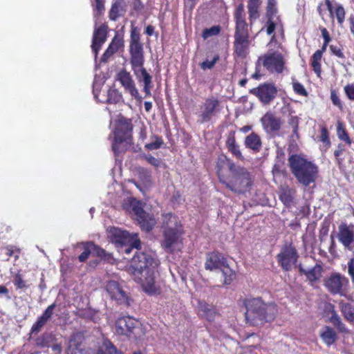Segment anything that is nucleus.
<instances>
[{"mask_svg":"<svg viewBox=\"0 0 354 354\" xmlns=\"http://www.w3.org/2000/svg\"><path fill=\"white\" fill-rule=\"evenodd\" d=\"M319 30L321 31L324 42L330 43L332 39L328 30L325 27L322 26L319 27Z\"/></svg>","mask_w":354,"mask_h":354,"instance_id":"338daca9","label":"nucleus"},{"mask_svg":"<svg viewBox=\"0 0 354 354\" xmlns=\"http://www.w3.org/2000/svg\"><path fill=\"white\" fill-rule=\"evenodd\" d=\"M342 312L345 319L349 322L354 321V310L350 304L340 303Z\"/></svg>","mask_w":354,"mask_h":354,"instance_id":"c03bdc74","label":"nucleus"},{"mask_svg":"<svg viewBox=\"0 0 354 354\" xmlns=\"http://www.w3.org/2000/svg\"><path fill=\"white\" fill-rule=\"evenodd\" d=\"M80 337V335H75L71 338L66 351V354H81L82 349L79 341Z\"/></svg>","mask_w":354,"mask_h":354,"instance_id":"c9c22d12","label":"nucleus"},{"mask_svg":"<svg viewBox=\"0 0 354 354\" xmlns=\"http://www.w3.org/2000/svg\"><path fill=\"white\" fill-rule=\"evenodd\" d=\"M129 181L133 183L143 194L148 192L153 186V182L151 178H131Z\"/></svg>","mask_w":354,"mask_h":354,"instance_id":"72a5a7b5","label":"nucleus"},{"mask_svg":"<svg viewBox=\"0 0 354 354\" xmlns=\"http://www.w3.org/2000/svg\"><path fill=\"white\" fill-rule=\"evenodd\" d=\"M132 131L133 125L130 120L122 118L119 120L114 131V138L112 143V150L115 156H118L122 151L120 149V144L133 145Z\"/></svg>","mask_w":354,"mask_h":354,"instance_id":"9b49d317","label":"nucleus"},{"mask_svg":"<svg viewBox=\"0 0 354 354\" xmlns=\"http://www.w3.org/2000/svg\"><path fill=\"white\" fill-rule=\"evenodd\" d=\"M277 261L284 270H290L296 263L298 254L296 249L291 245H285L277 256Z\"/></svg>","mask_w":354,"mask_h":354,"instance_id":"6ab92c4d","label":"nucleus"},{"mask_svg":"<svg viewBox=\"0 0 354 354\" xmlns=\"http://www.w3.org/2000/svg\"><path fill=\"white\" fill-rule=\"evenodd\" d=\"M295 190L288 186H281L279 191V198L281 202L286 206L290 207L293 203Z\"/></svg>","mask_w":354,"mask_h":354,"instance_id":"c756f323","label":"nucleus"},{"mask_svg":"<svg viewBox=\"0 0 354 354\" xmlns=\"http://www.w3.org/2000/svg\"><path fill=\"white\" fill-rule=\"evenodd\" d=\"M216 170L218 177H224L230 174L236 177H248L249 176L246 168L236 165L232 160L226 156L218 158Z\"/></svg>","mask_w":354,"mask_h":354,"instance_id":"ddd939ff","label":"nucleus"},{"mask_svg":"<svg viewBox=\"0 0 354 354\" xmlns=\"http://www.w3.org/2000/svg\"><path fill=\"white\" fill-rule=\"evenodd\" d=\"M122 99V93L116 88H110L107 93L106 102L109 104H117Z\"/></svg>","mask_w":354,"mask_h":354,"instance_id":"79ce46f5","label":"nucleus"},{"mask_svg":"<svg viewBox=\"0 0 354 354\" xmlns=\"http://www.w3.org/2000/svg\"><path fill=\"white\" fill-rule=\"evenodd\" d=\"M223 109L222 101L218 97L211 95L201 103L198 113V122L201 124L210 122L216 117Z\"/></svg>","mask_w":354,"mask_h":354,"instance_id":"f8f14e48","label":"nucleus"},{"mask_svg":"<svg viewBox=\"0 0 354 354\" xmlns=\"http://www.w3.org/2000/svg\"><path fill=\"white\" fill-rule=\"evenodd\" d=\"M108 26L106 24H101L95 28L93 31L91 48L95 54H97L103 44L106 41L108 34Z\"/></svg>","mask_w":354,"mask_h":354,"instance_id":"b1692460","label":"nucleus"},{"mask_svg":"<svg viewBox=\"0 0 354 354\" xmlns=\"http://www.w3.org/2000/svg\"><path fill=\"white\" fill-rule=\"evenodd\" d=\"M83 246L84 251L81 253V254L78 257V259L80 262H84L88 258L89 255L92 254L91 242H85L81 243Z\"/></svg>","mask_w":354,"mask_h":354,"instance_id":"603ef678","label":"nucleus"},{"mask_svg":"<svg viewBox=\"0 0 354 354\" xmlns=\"http://www.w3.org/2000/svg\"><path fill=\"white\" fill-rule=\"evenodd\" d=\"M337 239L344 248L351 250L354 243V225L341 223L338 227Z\"/></svg>","mask_w":354,"mask_h":354,"instance_id":"4be33fe9","label":"nucleus"},{"mask_svg":"<svg viewBox=\"0 0 354 354\" xmlns=\"http://www.w3.org/2000/svg\"><path fill=\"white\" fill-rule=\"evenodd\" d=\"M346 151V148L344 145L339 143L337 146V149L334 151V156L337 160V164L340 166L343 163V158H342V153Z\"/></svg>","mask_w":354,"mask_h":354,"instance_id":"4d7b16f0","label":"nucleus"},{"mask_svg":"<svg viewBox=\"0 0 354 354\" xmlns=\"http://www.w3.org/2000/svg\"><path fill=\"white\" fill-rule=\"evenodd\" d=\"M122 208L136 216V219L139 222L144 230L149 232L154 226L156 223L154 219L143 210L142 203L139 201L128 197L124 200Z\"/></svg>","mask_w":354,"mask_h":354,"instance_id":"1a4fd4ad","label":"nucleus"},{"mask_svg":"<svg viewBox=\"0 0 354 354\" xmlns=\"http://www.w3.org/2000/svg\"><path fill=\"white\" fill-rule=\"evenodd\" d=\"M90 247H91L93 255L106 261H110L112 259L111 254L107 253L104 249L96 245L93 242H91Z\"/></svg>","mask_w":354,"mask_h":354,"instance_id":"a19ab883","label":"nucleus"},{"mask_svg":"<svg viewBox=\"0 0 354 354\" xmlns=\"http://www.w3.org/2000/svg\"><path fill=\"white\" fill-rule=\"evenodd\" d=\"M288 127L292 129V133L290 136V140L295 141L299 139V118L297 115H289L288 121Z\"/></svg>","mask_w":354,"mask_h":354,"instance_id":"7c9ffc66","label":"nucleus"},{"mask_svg":"<svg viewBox=\"0 0 354 354\" xmlns=\"http://www.w3.org/2000/svg\"><path fill=\"white\" fill-rule=\"evenodd\" d=\"M321 337L324 343L330 346L336 341L337 334L333 328L326 326L321 333Z\"/></svg>","mask_w":354,"mask_h":354,"instance_id":"e433bc0d","label":"nucleus"},{"mask_svg":"<svg viewBox=\"0 0 354 354\" xmlns=\"http://www.w3.org/2000/svg\"><path fill=\"white\" fill-rule=\"evenodd\" d=\"M137 322L131 317H122L116 321L115 331L119 335L131 336Z\"/></svg>","mask_w":354,"mask_h":354,"instance_id":"393cba45","label":"nucleus"},{"mask_svg":"<svg viewBox=\"0 0 354 354\" xmlns=\"http://www.w3.org/2000/svg\"><path fill=\"white\" fill-rule=\"evenodd\" d=\"M46 324V322L39 317L37 322L32 325L31 333L35 334L38 333Z\"/></svg>","mask_w":354,"mask_h":354,"instance_id":"680f3d73","label":"nucleus"},{"mask_svg":"<svg viewBox=\"0 0 354 354\" xmlns=\"http://www.w3.org/2000/svg\"><path fill=\"white\" fill-rule=\"evenodd\" d=\"M129 51L131 69L138 80L143 82V91L145 93V97L151 96V89L153 87L152 76L144 67L145 52L143 44L141 42L140 30L133 25L131 28Z\"/></svg>","mask_w":354,"mask_h":354,"instance_id":"f03ea898","label":"nucleus"},{"mask_svg":"<svg viewBox=\"0 0 354 354\" xmlns=\"http://www.w3.org/2000/svg\"><path fill=\"white\" fill-rule=\"evenodd\" d=\"M274 177H284L286 175L284 162L281 160H277L272 170Z\"/></svg>","mask_w":354,"mask_h":354,"instance_id":"37998d69","label":"nucleus"},{"mask_svg":"<svg viewBox=\"0 0 354 354\" xmlns=\"http://www.w3.org/2000/svg\"><path fill=\"white\" fill-rule=\"evenodd\" d=\"M330 321L340 331H346V328L345 327V325L342 322L340 317L334 310H332V315L330 318Z\"/></svg>","mask_w":354,"mask_h":354,"instance_id":"09e8293b","label":"nucleus"},{"mask_svg":"<svg viewBox=\"0 0 354 354\" xmlns=\"http://www.w3.org/2000/svg\"><path fill=\"white\" fill-rule=\"evenodd\" d=\"M250 93L258 97L263 104H269L275 98L277 89L271 83H263L251 89Z\"/></svg>","mask_w":354,"mask_h":354,"instance_id":"f3484780","label":"nucleus"},{"mask_svg":"<svg viewBox=\"0 0 354 354\" xmlns=\"http://www.w3.org/2000/svg\"><path fill=\"white\" fill-rule=\"evenodd\" d=\"M348 273L350 275L351 280L354 282V259H351L348 262Z\"/></svg>","mask_w":354,"mask_h":354,"instance_id":"774afa93","label":"nucleus"},{"mask_svg":"<svg viewBox=\"0 0 354 354\" xmlns=\"http://www.w3.org/2000/svg\"><path fill=\"white\" fill-rule=\"evenodd\" d=\"M157 267V261L142 252L136 251L131 261L130 272L141 283L144 291L149 295L160 292L155 282Z\"/></svg>","mask_w":354,"mask_h":354,"instance_id":"f257e3e1","label":"nucleus"},{"mask_svg":"<svg viewBox=\"0 0 354 354\" xmlns=\"http://www.w3.org/2000/svg\"><path fill=\"white\" fill-rule=\"evenodd\" d=\"M292 85V89L296 94L303 97H308V93L301 83L293 79Z\"/></svg>","mask_w":354,"mask_h":354,"instance_id":"de8ad7c7","label":"nucleus"},{"mask_svg":"<svg viewBox=\"0 0 354 354\" xmlns=\"http://www.w3.org/2000/svg\"><path fill=\"white\" fill-rule=\"evenodd\" d=\"M123 2L120 0L115 1L109 10V17L112 21H116L124 11Z\"/></svg>","mask_w":354,"mask_h":354,"instance_id":"473e14b6","label":"nucleus"},{"mask_svg":"<svg viewBox=\"0 0 354 354\" xmlns=\"http://www.w3.org/2000/svg\"><path fill=\"white\" fill-rule=\"evenodd\" d=\"M236 144V138H235V131H232L229 133L227 140L225 141V145L227 147V149L230 147L232 145H234Z\"/></svg>","mask_w":354,"mask_h":354,"instance_id":"69168bd1","label":"nucleus"},{"mask_svg":"<svg viewBox=\"0 0 354 354\" xmlns=\"http://www.w3.org/2000/svg\"><path fill=\"white\" fill-rule=\"evenodd\" d=\"M250 178H220V182L225 184L230 189L235 192H244L250 185Z\"/></svg>","mask_w":354,"mask_h":354,"instance_id":"a878e982","label":"nucleus"},{"mask_svg":"<svg viewBox=\"0 0 354 354\" xmlns=\"http://www.w3.org/2000/svg\"><path fill=\"white\" fill-rule=\"evenodd\" d=\"M97 354H122L116 347L108 339H105Z\"/></svg>","mask_w":354,"mask_h":354,"instance_id":"58836bf2","label":"nucleus"},{"mask_svg":"<svg viewBox=\"0 0 354 354\" xmlns=\"http://www.w3.org/2000/svg\"><path fill=\"white\" fill-rule=\"evenodd\" d=\"M106 291L112 299L119 304L129 305V297L123 286L115 281H109L106 284Z\"/></svg>","mask_w":354,"mask_h":354,"instance_id":"aec40b11","label":"nucleus"},{"mask_svg":"<svg viewBox=\"0 0 354 354\" xmlns=\"http://www.w3.org/2000/svg\"><path fill=\"white\" fill-rule=\"evenodd\" d=\"M276 0H268L266 16H274L277 12Z\"/></svg>","mask_w":354,"mask_h":354,"instance_id":"e2e57ef3","label":"nucleus"},{"mask_svg":"<svg viewBox=\"0 0 354 354\" xmlns=\"http://www.w3.org/2000/svg\"><path fill=\"white\" fill-rule=\"evenodd\" d=\"M122 208L136 216V219L139 222L144 230L149 232L154 226L156 223L154 219L143 210L142 203L139 201L128 197L124 200Z\"/></svg>","mask_w":354,"mask_h":354,"instance_id":"9d476101","label":"nucleus"},{"mask_svg":"<svg viewBox=\"0 0 354 354\" xmlns=\"http://www.w3.org/2000/svg\"><path fill=\"white\" fill-rule=\"evenodd\" d=\"M163 241L162 246L168 252L179 251L182 248L184 233L178 218L171 214L163 216Z\"/></svg>","mask_w":354,"mask_h":354,"instance_id":"423d86ee","label":"nucleus"},{"mask_svg":"<svg viewBox=\"0 0 354 354\" xmlns=\"http://www.w3.org/2000/svg\"><path fill=\"white\" fill-rule=\"evenodd\" d=\"M55 308V304L50 305L40 317L47 322L51 318Z\"/></svg>","mask_w":354,"mask_h":354,"instance_id":"0e129e2a","label":"nucleus"},{"mask_svg":"<svg viewBox=\"0 0 354 354\" xmlns=\"http://www.w3.org/2000/svg\"><path fill=\"white\" fill-rule=\"evenodd\" d=\"M329 50L333 55H335L342 59H346V56L344 53V48L342 44H339V46L330 44L329 45Z\"/></svg>","mask_w":354,"mask_h":354,"instance_id":"3c124183","label":"nucleus"},{"mask_svg":"<svg viewBox=\"0 0 354 354\" xmlns=\"http://www.w3.org/2000/svg\"><path fill=\"white\" fill-rule=\"evenodd\" d=\"M228 151L230 152L233 156H234L236 159L244 161L245 158L241 153L240 149V146L236 143L234 145L231 146L227 149Z\"/></svg>","mask_w":354,"mask_h":354,"instance_id":"5fc2aeb1","label":"nucleus"},{"mask_svg":"<svg viewBox=\"0 0 354 354\" xmlns=\"http://www.w3.org/2000/svg\"><path fill=\"white\" fill-rule=\"evenodd\" d=\"M337 136L340 140L344 141L348 146L351 145L352 140L346 129L344 123L341 120H337Z\"/></svg>","mask_w":354,"mask_h":354,"instance_id":"f704fd0d","label":"nucleus"},{"mask_svg":"<svg viewBox=\"0 0 354 354\" xmlns=\"http://www.w3.org/2000/svg\"><path fill=\"white\" fill-rule=\"evenodd\" d=\"M325 3L330 13V17L333 19L336 17L339 25L342 26L345 20L346 11L341 4H336L333 6L330 0H325Z\"/></svg>","mask_w":354,"mask_h":354,"instance_id":"bb28decb","label":"nucleus"},{"mask_svg":"<svg viewBox=\"0 0 354 354\" xmlns=\"http://www.w3.org/2000/svg\"><path fill=\"white\" fill-rule=\"evenodd\" d=\"M324 286L332 295H345L348 286V279L340 273H332L324 280Z\"/></svg>","mask_w":354,"mask_h":354,"instance_id":"4468645a","label":"nucleus"},{"mask_svg":"<svg viewBox=\"0 0 354 354\" xmlns=\"http://www.w3.org/2000/svg\"><path fill=\"white\" fill-rule=\"evenodd\" d=\"M290 169L295 177H317L318 166L302 154L295 153L288 159Z\"/></svg>","mask_w":354,"mask_h":354,"instance_id":"0eeeda50","label":"nucleus"},{"mask_svg":"<svg viewBox=\"0 0 354 354\" xmlns=\"http://www.w3.org/2000/svg\"><path fill=\"white\" fill-rule=\"evenodd\" d=\"M124 47V35L116 32L108 48L102 56V62H106L110 57Z\"/></svg>","mask_w":354,"mask_h":354,"instance_id":"5701e85b","label":"nucleus"},{"mask_svg":"<svg viewBox=\"0 0 354 354\" xmlns=\"http://www.w3.org/2000/svg\"><path fill=\"white\" fill-rule=\"evenodd\" d=\"M116 80L120 82L124 91L130 93L136 100L142 102V97L140 95L135 82L131 73L125 69L120 70L116 75Z\"/></svg>","mask_w":354,"mask_h":354,"instance_id":"a211bd4d","label":"nucleus"},{"mask_svg":"<svg viewBox=\"0 0 354 354\" xmlns=\"http://www.w3.org/2000/svg\"><path fill=\"white\" fill-rule=\"evenodd\" d=\"M330 321L340 331H346V328L345 327V325L342 322L340 317L334 310H332V315L330 318Z\"/></svg>","mask_w":354,"mask_h":354,"instance_id":"8fccbe9b","label":"nucleus"},{"mask_svg":"<svg viewBox=\"0 0 354 354\" xmlns=\"http://www.w3.org/2000/svg\"><path fill=\"white\" fill-rule=\"evenodd\" d=\"M330 100L333 104L337 106L340 111L343 110V103L340 100L337 91L335 89L330 90Z\"/></svg>","mask_w":354,"mask_h":354,"instance_id":"864d4df0","label":"nucleus"},{"mask_svg":"<svg viewBox=\"0 0 354 354\" xmlns=\"http://www.w3.org/2000/svg\"><path fill=\"white\" fill-rule=\"evenodd\" d=\"M109 236L111 241L118 246L131 244L136 250L140 248V241L134 239L131 234L126 230H122L118 227H111L109 230Z\"/></svg>","mask_w":354,"mask_h":354,"instance_id":"dca6fc26","label":"nucleus"},{"mask_svg":"<svg viewBox=\"0 0 354 354\" xmlns=\"http://www.w3.org/2000/svg\"><path fill=\"white\" fill-rule=\"evenodd\" d=\"M344 91L348 100L354 101V82L348 83L344 86Z\"/></svg>","mask_w":354,"mask_h":354,"instance_id":"13d9d810","label":"nucleus"},{"mask_svg":"<svg viewBox=\"0 0 354 354\" xmlns=\"http://www.w3.org/2000/svg\"><path fill=\"white\" fill-rule=\"evenodd\" d=\"M234 18L235 21L233 42L234 55L239 58L244 59L250 52V39L243 3H240L236 7Z\"/></svg>","mask_w":354,"mask_h":354,"instance_id":"20e7f679","label":"nucleus"},{"mask_svg":"<svg viewBox=\"0 0 354 354\" xmlns=\"http://www.w3.org/2000/svg\"><path fill=\"white\" fill-rule=\"evenodd\" d=\"M263 130L268 133H275L282 127V120L272 111H267L260 120Z\"/></svg>","mask_w":354,"mask_h":354,"instance_id":"412c9836","label":"nucleus"},{"mask_svg":"<svg viewBox=\"0 0 354 354\" xmlns=\"http://www.w3.org/2000/svg\"><path fill=\"white\" fill-rule=\"evenodd\" d=\"M234 18L235 21L233 42L234 55L239 58L244 59L250 52V39L243 3H240L236 7Z\"/></svg>","mask_w":354,"mask_h":354,"instance_id":"7ed1b4c3","label":"nucleus"},{"mask_svg":"<svg viewBox=\"0 0 354 354\" xmlns=\"http://www.w3.org/2000/svg\"><path fill=\"white\" fill-rule=\"evenodd\" d=\"M299 270L311 282L318 280L322 277V267L318 263H316L312 268H307L303 264H299Z\"/></svg>","mask_w":354,"mask_h":354,"instance_id":"cd10ccee","label":"nucleus"},{"mask_svg":"<svg viewBox=\"0 0 354 354\" xmlns=\"http://www.w3.org/2000/svg\"><path fill=\"white\" fill-rule=\"evenodd\" d=\"M323 55L315 52L310 59V66L316 74L317 77H320L322 75V60Z\"/></svg>","mask_w":354,"mask_h":354,"instance_id":"2f4dec72","label":"nucleus"},{"mask_svg":"<svg viewBox=\"0 0 354 354\" xmlns=\"http://www.w3.org/2000/svg\"><path fill=\"white\" fill-rule=\"evenodd\" d=\"M258 62L269 72L281 73L283 71L284 60L281 54L271 53L265 54L258 58Z\"/></svg>","mask_w":354,"mask_h":354,"instance_id":"2eb2a0df","label":"nucleus"},{"mask_svg":"<svg viewBox=\"0 0 354 354\" xmlns=\"http://www.w3.org/2000/svg\"><path fill=\"white\" fill-rule=\"evenodd\" d=\"M221 27L219 25L213 26L209 28H205L202 32V37L207 39L209 37L216 36L220 34Z\"/></svg>","mask_w":354,"mask_h":354,"instance_id":"49530a36","label":"nucleus"},{"mask_svg":"<svg viewBox=\"0 0 354 354\" xmlns=\"http://www.w3.org/2000/svg\"><path fill=\"white\" fill-rule=\"evenodd\" d=\"M268 18L266 26V32L268 35H273L272 37H274V30L276 28V23L273 21V16H266Z\"/></svg>","mask_w":354,"mask_h":354,"instance_id":"6e6d98bb","label":"nucleus"},{"mask_svg":"<svg viewBox=\"0 0 354 354\" xmlns=\"http://www.w3.org/2000/svg\"><path fill=\"white\" fill-rule=\"evenodd\" d=\"M205 268L209 271H220L225 284H230L235 277V273L227 266L225 257L218 252L207 254Z\"/></svg>","mask_w":354,"mask_h":354,"instance_id":"6e6552de","label":"nucleus"},{"mask_svg":"<svg viewBox=\"0 0 354 354\" xmlns=\"http://www.w3.org/2000/svg\"><path fill=\"white\" fill-rule=\"evenodd\" d=\"M319 140L323 143V146L325 147L326 150L331 145V142L329 138V132L327 127L325 126L322 127L320 130Z\"/></svg>","mask_w":354,"mask_h":354,"instance_id":"a18cd8bd","label":"nucleus"},{"mask_svg":"<svg viewBox=\"0 0 354 354\" xmlns=\"http://www.w3.org/2000/svg\"><path fill=\"white\" fill-rule=\"evenodd\" d=\"M244 304L246 308L245 319L252 326L273 321L278 313L274 303H266L259 297L245 299Z\"/></svg>","mask_w":354,"mask_h":354,"instance_id":"39448f33","label":"nucleus"},{"mask_svg":"<svg viewBox=\"0 0 354 354\" xmlns=\"http://www.w3.org/2000/svg\"><path fill=\"white\" fill-rule=\"evenodd\" d=\"M151 139L153 140V142L147 143L145 145V148L147 150L151 151L158 149L164 144V141L162 137L158 135L153 134L151 136Z\"/></svg>","mask_w":354,"mask_h":354,"instance_id":"ea45409f","label":"nucleus"},{"mask_svg":"<svg viewBox=\"0 0 354 354\" xmlns=\"http://www.w3.org/2000/svg\"><path fill=\"white\" fill-rule=\"evenodd\" d=\"M260 5L261 0H248V9L250 21L259 17V8Z\"/></svg>","mask_w":354,"mask_h":354,"instance_id":"4c0bfd02","label":"nucleus"},{"mask_svg":"<svg viewBox=\"0 0 354 354\" xmlns=\"http://www.w3.org/2000/svg\"><path fill=\"white\" fill-rule=\"evenodd\" d=\"M200 306L201 308L204 312L203 315L205 316L208 320H212L214 319L215 312L213 310L209 308V306L206 304H201Z\"/></svg>","mask_w":354,"mask_h":354,"instance_id":"bf43d9fd","label":"nucleus"},{"mask_svg":"<svg viewBox=\"0 0 354 354\" xmlns=\"http://www.w3.org/2000/svg\"><path fill=\"white\" fill-rule=\"evenodd\" d=\"M218 59L219 55H216L212 60L209 61L208 59H206L205 61L203 62L201 64V67L203 70L211 69L214 66L215 64L217 62Z\"/></svg>","mask_w":354,"mask_h":354,"instance_id":"052dcab7","label":"nucleus"},{"mask_svg":"<svg viewBox=\"0 0 354 354\" xmlns=\"http://www.w3.org/2000/svg\"><path fill=\"white\" fill-rule=\"evenodd\" d=\"M244 145L246 148L254 153L259 152L262 147L261 137L256 133L252 132L245 138Z\"/></svg>","mask_w":354,"mask_h":354,"instance_id":"c85d7f7f","label":"nucleus"}]
</instances>
